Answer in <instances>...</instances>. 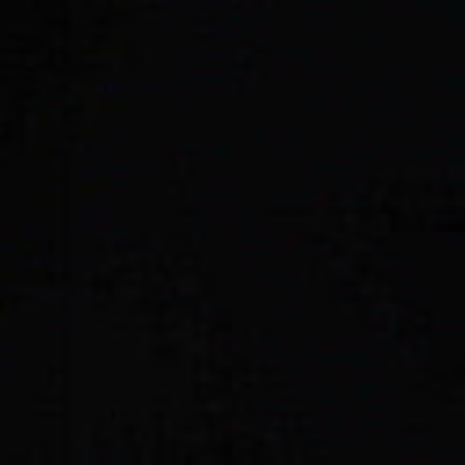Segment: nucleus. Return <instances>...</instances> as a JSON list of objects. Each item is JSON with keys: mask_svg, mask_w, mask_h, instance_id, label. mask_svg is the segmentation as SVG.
<instances>
[{"mask_svg": "<svg viewBox=\"0 0 465 465\" xmlns=\"http://www.w3.org/2000/svg\"><path fill=\"white\" fill-rule=\"evenodd\" d=\"M237 29H418V26H242L238 0H234V30Z\"/></svg>", "mask_w": 465, "mask_h": 465, "instance_id": "f257e3e1", "label": "nucleus"}, {"mask_svg": "<svg viewBox=\"0 0 465 465\" xmlns=\"http://www.w3.org/2000/svg\"><path fill=\"white\" fill-rule=\"evenodd\" d=\"M213 0H197L195 6L200 11H208L213 7Z\"/></svg>", "mask_w": 465, "mask_h": 465, "instance_id": "f03ea898", "label": "nucleus"}, {"mask_svg": "<svg viewBox=\"0 0 465 465\" xmlns=\"http://www.w3.org/2000/svg\"><path fill=\"white\" fill-rule=\"evenodd\" d=\"M251 4L257 8H264L270 5L268 0H250Z\"/></svg>", "mask_w": 465, "mask_h": 465, "instance_id": "7ed1b4c3", "label": "nucleus"}, {"mask_svg": "<svg viewBox=\"0 0 465 465\" xmlns=\"http://www.w3.org/2000/svg\"><path fill=\"white\" fill-rule=\"evenodd\" d=\"M303 5V3H297V2H294V3H293V5H295V6H297V5H299V6H300V5Z\"/></svg>", "mask_w": 465, "mask_h": 465, "instance_id": "20e7f679", "label": "nucleus"}]
</instances>
